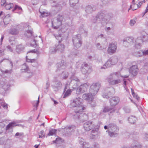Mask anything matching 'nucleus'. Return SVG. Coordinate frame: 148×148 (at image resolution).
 I'll return each instance as SVG.
<instances>
[{
	"instance_id": "4",
	"label": "nucleus",
	"mask_w": 148,
	"mask_h": 148,
	"mask_svg": "<svg viewBox=\"0 0 148 148\" xmlns=\"http://www.w3.org/2000/svg\"><path fill=\"white\" fill-rule=\"evenodd\" d=\"M109 130L106 131L108 132V135L110 137H114L116 136L118 134L117 132L119 129L114 124L110 123L108 125Z\"/></svg>"
},
{
	"instance_id": "62",
	"label": "nucleus",
	"mask_w": 148,
	"mask_h": 148,
	"mask_svg": "<svg viewBox=\"0 0 148 148\" xmlns=\"http://www.w3.org/2000/svg\"><path fill=\"white\" fill-rule=\"evenodd\" d=\"M6 47L7 49V50L8 51H10L11 52H13V49L10 45H8Z\"/></svg>"
},
{
	"instance_id": "36",
	"label": "nucleus",
	"mask_w": 148,
	"mask_h": 148,
	"mask_svg": "<svg viewBox=\"0 0 148 148\" xmlns=\"http://www.w3.org/2000/svg\"><path fill=\"white\" fill-rule=\"evenodd\" d=\"M109 59L112 65L115 64L118 61V59L116 57L110 58Z\"/></svg>"
},
{
	"instance_id": "50",
	"label": "nucleus",
	"mask_w": 148,
	"mask_h": 148,
	"mask_svg": "<svg viewBox=\"0 0 148 148\" xmlns=\"http://www.w3.org/2000/svg\"><path fill=\"white\" fill-rule=\"evenodd\" d=\"M140 53V55H138L139 56H142V55L146 56L148 54V50L146 51H141V52H139Z\"/></svg>"
},
{
	"instance_id": "20",
	"label": "nucleus",
	"mask_w": 148,
	"mask_h": 148,
	"mask_svg": "<svg viewBox=\"0 0 148 148\" xmlns=\"http://www.w3.org/2000/svg\"><path fill=\"white\" fill-rule=\"evenodd\" d=\"M57 51L61 53H63L64 50V45L62 44L59 43L57 46H56Z\"/></svg>"
},
{
	"instance_id": "1",
	"label": "nucleus",
	"mask_w": 148,
	"mask_h": 148,
	"mask_svg": "<svg viewBox=\"0 0 148 148\" xmlns=\"http://www.w3.org/2000/svg\"><path fill=\"white\" fill-rule=\"evenodd\" d=\"M101 86L99 82L93 83L90 87L89 93H86L83 95V98L86 100H92L93 97L97 93Z\"/></svg>"
},
{
	"instance_id": "54",
	"label": "nucleus",
	"mask_w": 148,
	"mask_h": 148,
	"mask_svg": "<svg viewBox=\"0 0 148 148\" xmlns=\"http://www.w3.org/2000/svg\"><path fill=\"white\" fill-rule=\"evenodd\" d=\"M135 1L134 0H133L132 3V5H130V8H128V10H127V12H129V10L132 8V5H136L138 7H139V6H138V5L137 4H136L134 3Z\"/></svg>"
},
{
	"instance_id": "18",
	"label": "nucleus",
	"mask_w": 148,
	"mask_h": 148,
	"mask_svg": "<svg viewBox=\"0 0 148 148\" xmlns=\"http://www.w3.org/2000/svg\"><path fill=\"white\" fill-rule=\"evenodd\" d=\"M56 1L54 0H51V6L52 7L56 8L58 10L61 9L62 7V5H63L62 2H60L59 4L57 3V4H55V3H56Z\"/></svg>"
},
{
	"instance_id": "52",
	"label": "nucleus",
	"mask_w": 148,
	"mask_h": 148,
	"mask_svg": "<svg viewBox=\"0 0 148 148\" xmlns=\"http://www.w3.org/2000/svg\"><path fill=\"white\" fill-rule=\"evenodd\" d=\"M81 67L82 68H84L85 69H87V68L88 69H90V67L89 65H88V64L86 63H84L82 64L81 66Z\"/></svg>"
},
{
	"instance_id": "64",
	"label": "nucleus",
	"mask_w": 148,
	"mask_h": 148,
	"mask_svg": "<svg viewBox=\"0 0 148 148\" xmlns=\"http://www.w3.org/2000/svg\"><path fill=\"white\" fill-rule=\"evenodd\" d=\"M82 148H89V146L88 145V143H85L84 145L82 146Z\"/></svg>"
},
{
	"instance_id": "29",
	"label": "nucleus",
	"mask_w": 148,
	"mask_h": 148,
	"mask_svg": "<svg viewBox=\"0 0 148 148\" xmlns=\"http://www.w3.org/2000/svg\"><path fill=\"white\" fill-rule=\"evenodd\" d=\"M9 21V19H3V20L1 21L0 25L2 27H5V25L8 24Z\"/></svg>"
},
{
	"instance_id": "47",
	"label": "nucleus",
	"mask_w": 148,
	"mask_h": 148,
	"mask_svg": "<svg viewBox=\"0 0 148 148\" xmlns=\"http://www.w3.org/2000/svg\"><path fill=\"white\" fill-rule=\"evenodd\" d=\"M57 130L54 129H52L50 130L49 133L47 135L48 136H52L53 134H56V132Z\"/></svg>"
},
{
	"instance_id": "28",
	"label": "nucleus",
	"mask_w": 148,
	"mask_h": 148,
	"mask_svg": "<svg viewBox=\"0 0 148 148\" xmlns=\"http://www.w3.org/2000/svg\"><path fill=\"white\" fill-rule=\"evenodd\" d=\"M112 65V63L109 59L105 63V64L103 66L101 67V69H105L106 68L110 67Z\"/></svg>"
},
{
	"instance_id": "14",
	"label": "nucleus",
	"mask_w": 148,
	"mask_h": 148,
	"mask_svg": "<svg viewBox=\"0 0 148 148\" xmlns=\"http://www.w3.org/2000/svg\"><path fill=\"white\" fill-rule=\"evenodd\" d=\"M96 18H110L108 14H106L105 12L100 11L98 12L95 16Z\"/></svg>"
},
{
	"instance_id": "58",
	"label": "nucleus",
	"mask_w": 148,
	"mask_h": 148,
	"mask_svg": "<svg viewBox=\"0 0 148 148\" xmlns=\"http://www.w3.org/2000/svg\"><path fill=\"white\" fill-rule=\"evenodd\" d=\"M50 52L52 54H54L57 51L56 47L52 48L50 50Z\"/></svg>"
},
{
	"instance_id": "30",
	"label": "nucleus",
	"mask_w": 148,
	"mask_h": 148,
	"mask_svg": "<svg viewBox=\"0 0 148 148\" xmlns=\"http://www.w3.org/2000/svg\"><path fill=\"white\" fill-rule=\"evenodd\" d=\"M115 110L113 108L106 107L104 108L103 112H106L111 111L110 113H112L114 112Z\"/></svg>"
},
{
	"instance_id": "56",
	"label": "nucleus",
	"mask_w": 148,
	"mask_h": 148,
	"mask_svg": "<svg viewBox=\"0 0 148 148\" xmlns=\"http://www.w3.org/2000/svg\"><path fill=\"white\" fill-rule=\"evenodd\" d=\"M1 106L5 109L8 108V105L5 103L2 102L1 103Z\"/></svg>"
},
{
	"instance_id": "23",
	"label": "nucleus",
	"mask_w": 148,
	"mask_h": 148,
	"mask_svg": "<svg viewBox=\"0 0 148 148\" xmlns=\"http://www.w3.org/2000/svg\"><path fill=\"white\" fill-rule=\"evenodd\" d=\"M39 12L41 14V15L43 18H45L51 15L50 13L47 12L46 11H43L40 8L39 9Z\"/></svg>"
},
{
	"instance_id": "32",
	"label": "nucleus",
	"mask_w": 148,
	"mask_h": 148,
	"mask_svg": "<svg viewBox=\"0 0 148 148\" xmlns=\"http://www.w3.org/2000/svg\"><path fill=\"white\" fill-rule=\"evenodd\" d=\"M62 21L61 19H56L54 21V22L53 23L52 26H53L54 25H58V26H60L62 24Z\"/></svg>"
},
{
	"instance_id": "17",
	"label": "nucleus",
	"mask_w": 148,
	"mask_h": 148,
	"mask_svg": "<svg viewBox=\"0 0 148 148\" xmlns=\"http://www.w3.org/2000/svg\"><path fill=\"white\" fill-rule=\"evenodd\" d=\"M25 47L22 44L17 45L16 46L15 52L18 54H19L23 52Z\"/></svg>"
},
{
	"instance_id": "38",
	"label": "nucleus",
	"mask_w": 148,
	"mask_h": 148,
	"mask_svg": "<svg viewBox=\"0 0 148 148\" xmlns=\"http://www.w3.org/2000/svg\"><path fill=\"white\" fill-rule=\"evenodd\" d=\"M32 32L29 29L27 30L26 33H25V35L27 37H30L32 36Z\"/></svg>"
},
{
	"instance_id": "35",
	"label": "nucleus",
	"mask_w": 148,
	"mask_h": 148,
	"mask_svg": "<svg viewBox=\"0 0 148 148\" xmlns=\"http://www.w3.org/2000/svg\"><path fill=\"white\" fill-rule=\"evenodd\" d=\"M141 36L142 37L143 42L145 41L148 40V34L146 33L142 34Z\"/></svg>"
},
{
	"instance_id": "33",
	"label": "nucleus",
	"mask_w": 148,
	"mask_h": 148,
	"mask_svg": "<svg viewBox=\"0 0 148 148\" xmlns=\"http://www.w3.org/2000/svg\"><path fill=\"white\" fill-rule=\"evenodd\" d=\"M16 123L14 122H12L10 123L6 126V130H8L12 128L13 127L16 126Z\"/></svg>"
},
{
	"instance_id": "59",
	"label": "nucleus",
	"mask_w": 148,
	"mask_h": 148,
	"mask_svg": "<svg viewBox=\"0 0 148 148\" xmlns=\"http://www.w3.org/2000/svg\"><path fill=\"white\" fill-rule=\"evenodd\" d=\"M79 140V143L81 145H82V146L84 145V144H85V143H86V142H84V139L82 138H81Z\"/></svg>"
},
{
	"instance_id": "9",
	"label": "nucleus",
	"mask_w": 148,
	"mask_h": 148,
	"mask_svg": "<svg viewBox=\"0 0 148 148\" xmlns=\"http://www.w3.org/2000/svg\"><path fill=\"white\" fill-rule=\"evenodd\" d=\"M89 84L85 83L82 84L77 89L76 93L77 94H79L86 92L88 88Z\"/></svg>"
},
{
	"instance_id": "57",
	"label": "nucleus",
	"mask_w": 148,
	"mask_h": 148,
	"mask_svg": "<svg viewBox=\"0 0 148 148\" xmlns=\"http://www.w3.org/2000/svg\"><path fill=\"white\" fill-rule=\"evenodd\" d=\"M88 100L89 101H91L90 103V104L91 105V106L92 107H94L96 106V103L94 101H92V100Z\"/></svg>"
},
{
	"instance_id": "22",
	"label": "nucleus",
	"mask_w": 148,
	"mask_h": 148,
	"mask_svg": "<svg viewBox=\"0 0 148 148\" xmlns=\"http://www.w3.org/2000/svg\"><path fill=\"white\" fill-rule=\"evenodd\" d=\"M9 33L12 35H16L18 33L19 31L17 29L12 27L9 30Z\"/></svg>"
},
{
	"instance_id": "11",
	"label": "nucleus",
	"mask_w": 148,
	"mask_h": 148,
	"mask_svg": "<svg viewBox=\"0 0 148 148\" xmlns=\"http://www.w3.org/2000/svg\"><path fill=\"white\" fill-rule=\"evenodd\" d=\"M134 43V38L132 37H127L123 40V45L126 47H128L129 46L133 45Z\"/></svg>"
},
{
	"instance_id": "42",
	"label": "nucleus",
	"mask_w": 148,
	"mask_h": 148,
	"mask_svg": "<svg viewBox=\"0 0 148 148\" xmlns=\"http://www.w3.org/2000/svg\"><path fill=\"white\" fill-rule=\"evenodd\" d=\"M6 9L7 10H10L13 6V4L12 3H6L4 5Z\"/></svg>"
},
{
	"instance_id": "43",
	"label": "nucleus",
	"mask_w": 148,
	"mask_h": 148,
	"mask_svg": "<svg viewBox=\"0 0 148 148\" xmlns=\"http://www.w3.org/2000/svg\"><path fill=\"white\" fill-rule=\"evenodd\" d=\"M69 76V74L67 72L63 71L61 75V77L64 79H66Z\"/></svg>"
},
{
	"instance_id": "27",
	"label": "nucleus",
	"mask_w": 148,
	"mask_h": 148,
	"mask_svg": "<svg viewBox=\"0 0 148 148\" xmlns=\"http://www.w3.org/2000/svg\"><path fill=\"white\" fill-rule=\"evenodd\" d=\"M21 70L22 72H28L29 68L26 63H24L22 65Z\"/></svg>"
},
{
	"instance_id": "8",
	"label": "nucleus",
	"mask_w": 148,
	"mask_h": 148,
	"mask_svg": "<svg viewBox=\"0 0 148 148\" xmlns=\"http://www.w3.org/2000/svg\"><path fill=\"white\" fill-rule=\"evenodd\" d=\"M69 64V63H67L64 60H61L56 65L57 67L56 71L58 72L59 71L65 69L68 66Z\"/></svg>"
},
{
	"instance_id": "40",
	"label": "nucleus",
	"mask_w": 148,
	"mask_h": 148,
	"mask_svg": "<svg viewBox=\"0 0 148 148\" xmlns=\"http://www.w3.org/2000/svg\"><path fill=\"white\" fill-rule=\"evenodd\" d=\"M75 112V114H73V118L75 119H78L79 120V117L80 116V114L81 112Z\"/></svg>"
},
{
	"instance_id": "34",
	"label": "nucleus",
	"mask_w": 148,
	"mask_h": 148,
	"mask_svg": "<svg viewBox=\"0 0 148 148\" xmlns=\"http://www.w3.org/2000/svg\"><path fill=\"white\" fill-rule=\"evenodd\" d=\"M15 38L14 36L10 37L9 38V41L11 45H14L15 44Z\"/></svg>"
},
{
	"instance_id": "46",
	"label": "nucleus",
	"mask_w": 148,
	"mask_h": 148,
	"mask_svg": "<svg viewBox=\"0 0 148 148\" xmlns=\"http://www.w3.org/2000/svg\"><path fill=\"white\" fill-rule=\"evenodd\" d=\"M53 35L57 40H59L58 43H60V40H61L62 39L61 35V34L56 35L54 34Z\"/></svg>"
},
{
	"instance_id": "25",
	"label": "nucleus",
	"mask_w": 148,
	"mask_h": 148,
	"mask_svg": "<svg viewBox=\"0 0 148 148\" xmlns=\"http://www.w3.org/2000/svg\"><path fill=\"white\" fill-rule=\"evenodd\" d=\"M137 119L135 116H131L128 118V121L129 123L134 124L136 121Z\"/></svg>"
},
{
	"instance_id": "53",
	"label": "nucleus",
	"mask_w": 148,
	"mask_h": 148,
	"mask_svg": "<svg viewBox=\"0 0 148 148\" xmlns=\"http://www.w3.org/2000/svg\"><path fill=\"white\" fill-rule=\"evenodd\" d=\"M53 143L60 144L62 142L61 139L60 138H56L55 140L53 141Z\"/></svg>"
},
{
	"instance_id": "60",
	"label": "nucleus",
	"mask_w": 148,
	"mask_h": 148,
	"mask_svg": "<svg viewBox=\"0 0 148 148\" xmlns=\"http://www.w3.org/2000/svg\"><path fill=\"white\" fill-rule=\"evenodd\" d=\"M3 124L2 123H0V134L3 132Z\"/></svg>"
},
{
	"instance_id": "51",
	"label": "nucleus",
	"mask_w": 148,
	"mask_h": 148,
	"mask_svg": "<svg viewBox=\"0 0 148 148\" xmlns=\"http://www.w3.org/2000/svg\"><path fill=\"white\" fill-rule=\"evenodd\" d=\"M96 47L97 49L99 50H102L105 48L104 47L101 45L99 43L96 45Z\"/></svg>"
},
{
	"instance_id": "19",
	"label": "nucleus",
	"mask_w": 148,
	"mask_h": 148,
	"mask_svg": "<svg viewBox=\"0 0 148 148\" xmlns=\"http://www.w3.org/2000/svg\"><path fill=\"white\" fill-rule=\"evenodd\" d=\"M141 36L138 37L135 41V47L137 49H139L140 47V44L143 42Z\"/></svg>"
},
{
	"instance_id": "55",
	"label": "nucleus",
	"mask_w": 148,
	"mask_h": 148,
	"mask_svg": "<svg viewBox=\"0 0 148 148\" xmlns=\"http://www.w3.org/2000/svg\"><path fill=\"white\" fill-rule=\"evenodd\" d=\"M136 23V21L134 19H131L130 22V24L131 26H133Z\"/></svg>"
},
{
	"instance_id": "6",
	"label": "nucleus",
	"mask_w": 148,
	"mask_h": 148,
	"mask_svg": "<svg viewBox=\"0 0 148 148\" xmlns=\"http://www.w3.org/2000/svg\"><path fill=\"white\" fill-rule=\"evenodd\" d=\"M114 89L112 87L106 88L103 92L102 96L103 98L108 99L113 94Z\"/></svg>"
},
{
	"instance_id": "12",
	"label": "nucleus",
	"mask_w": 148,
	"mask_h": 148,
	"mask_svg": "<svg viewBox=\"0 0 148 148\" xmlns=\"http://www.w3.org/2000/svg\"><path fill=\"white\" fill-rule=\"evenodd\" d=\"M84 130L89 131L95 127L94 125L91 121H88L85 122L84 124Z\"/></svg>"
},
{
	"instance_id": "63",
	"label": "nucleus",
	"mask_w": 148,
	"mask_h": 148,
	"mask_svg": "<svg viewBox=\"0 0 148 148\" xmlns=\"http://www.w3.org/2000/svg\"><path fill=\"white\" fill-rule=\"evenodd\" d=\"M124 111L126 113H129L130 112V108H124Z\"/></svg>"
},
{
	"instance_id": "37",
	"label": "nucleus",
	"mask_w": 148,
	"mask_h": 148,
	"mask_svg": "<svg viewBox=\"0 0 148 148\" xmlns=\"http://www.w3.org/2000/svg\"><path fill=\"white\" fill-rule=\"evenodd\" d=\"M79 1L78 0H69V3L71 6L73 7Z\"/></svg>"
},
{
	"instance_id": "16",
	"label": "nucleus",
	"mask_w": 148,
	"mask_h": 148,
	"mask_svg": "<svg viewBox=\"0 0 148 148\" xmlns=\"http://www.w3.org/2000/svg\"><path fill=\"white\" fill-rule=\"evenodd\" d=\"M119 99L118 97H114L110 99V102L111 106L114 107L119 102Z\"/></svg>"
},
{
	"instance_id": "2",
	"label": "nucleus",
	"mask_w": 148,
	"mask_h": 148,
	"mask_svg": "<svg viewBox=\"0 0 148 148\" xmlns=\"http://www.w3.org/2000/svg\"><path fill=\"white\" fill-rule=\"evenodd\" d=\"M119 72H116L110 74L107 78L106 80L110 84L114 85L120 83L121 81Z\"/></svg>"
},
{
	"instance_id": "44",
	"label": "nucleus",
	"mask_w": 148,
	"mask_h": 148,
	"mask_svg": "<svg viewBox=\"0 0 148 148\" xmlns=\"http://www.w3.org/2000/svg\"><path fill=\"white\" fill-rule=\"evenodd\" d=\"M71 82L74 83V81L76 82V85H77V83L79 82V80L76 77H75L73 75L71 77Z\"/></svg>"
},
{
	"instance_id": "48",
	"label": "nucleus",
	"mask_w": 148,
	"mask_h": 148,
	"mask_svg": "<svg viewBox=\"0 0 148 148\" xmlns=\"http://www.w3.org/2000/svg\"><path fill=\"white\" fill-rule=\"evenodd\" d=\"M71 91L70 89H68L67 90L63 96V98H65L69 96L71 94Z\"/></svg>"
},
{
	"instance_id": "5",
	"label": "nucleus",
	"mask_w": 148,
	"mask_h": 148,
	"mask_svg": "<svg viewBox=\"0 0 148 148\" xmlns=\"http://www.w3.org/2000/svg\"><path fill=\"white\" fill-rule=\"evenodd\" d=\"M72 41L74 47L76 48H78L81 46L82 42L80 34L75 35L73 36Z\"/></svg>"
},
{
	"instance_id": "7",
	"label": "nucleus",
	"mask_w": 148,
	"mask_h": 148,
	"mask_svg": "<svg viewBox=\"0 0 148 148\" xmlns=\"http://www.w3.org/2000/svg\"><path fill=\"white\" fill-rule=\"evenodd\" d=\"M117 44L116 42H112L109 44L107 52L110 55H112L115 53L117 49Z\"/></svg>"
},
{
	"instance_id": "61",
	"label": "nucleus",
	"mask_w": 148,
	"mask_h": 148,
	"mask_svg": "<svg viewBox=\"0 0 148 148\" xmlns=\"http://www.w3.org/2000/svg\"><path fill=\"white\" fill-rule=\"evenodd\" d=\"M39 0H32V3L33 5H36L38 3Z\"/></svg>"
},
{
	"instance_id": "49",
	"label": "nucleus",
	"mask_w": 148,
	"mask_h": 148,
	"mask_svg": "<svg viewBox=\"0 0 148 148\" xmlns=\"http://www.w3.org/2000/svg\"><path fill=\"white\" fill-rule=\"evenodd\" d=\"M131 90L132 94L133 97L135 98L137 100H138L139 99V97H138V95L137 94H136L132 88H131Z\"/></svg>"
},
{
	"instance_id": "31",
	"label": "nucleus",
	"mask_w": 148,
	"mask_h": 148,
	"mask_svg": "<svg viewBox=\"0 0 148 148\" xmlns=\"http://www.w3.org/2000/svg\"><path fill=\"white\" fill-rule=\"evenodd\" d=\"M75 128V126L74 125H71L68 127L66 128L67 132H69L70 133L73 132H74V130Z\"/></svg>"
},
{
	"instance_id": "45",
	"label": "nucleus",
	"mask_w": 148,
	"mask_h": 148,
	"mask_svg": "<svg viewBox=\"0 0 148 148\" xmlns=\"http://www.w3.org/2000/svg\"><path fill=\"white\" fill-rule=\"evenodd\" d=\"M10 85L8 82H6L2 86V88L4 89L5 91L7 90L10 87Z\"/></svg>"
},
{
	"instance_id": "26",
	"label": "nucleus",
	"mask_w": 148,
	"mask_h": 148,
	"mask_svg": "<svg viewBox=\"0 0 148 148\" xmlns=\"http://www.w3.org/2000/svg\"><path fill=\"white\" fill-rule=\"evenodd\" d=\"M15 11L16 13H21L22 11V9L21 7L16 5L12 10L13 11Z\"/></svg>"
},
{
	"instance_id": "24",
	"label": "nucleus",
	"mask_w": 148,
	"mask_h": 148,
	"mask_svg": "<svg viewBox=\"0 0 148 148\" xmlns=\"http://www.w3.org/2000/svg\"><path fill=\"white\" fill-rule=\"evenodd\" d=\"M141 146L138 143L132 144L130 147H127L126 146H124L121 148H141Z\"/></svg>"
},
{
	"instance_id": "39",
	"label": "nucleus",
	"mask_w": 148,
	"mask_h": 148,
	"mask_svg": "<svg viewBox=\"0 0 148 148\" xmlns=\"http://www.w3.org/2000/svg\"><path fill=\"white\" fill-rule=\"evenodd\" d=\"M8 139L5 137H2L1 138L0 140V144H5Z\"/></svg>"
},
{
	"instance_id": "10",
	"label": "nucleus",
	"mask_w": 148,
	"mask_h": 148,
	"mask_svg": "<svg viewBox=\"0 0 148 148\" xmlns=\"http://www.w3.org/2000/svg\"><path fill=\"white\" fill-rule=\"evenodd\" d=\"M62 86V84L61 82L56 79L54 80L53 84L51 85L53 89L55 91H58L61 88Z\"/></svg>"
},
{
	"instance_id": "15",
	"label": "nucleus",
	"mask_w": 148,
	"mask_h": 148,
	"mask_svg": "<svg viewBox=\"0 0 148 148\" xmlns=\"http://www.w3.org/2000/svg\"><path fill=\"white\" fill-rule=\"evenodd\" d=\"M96 9V7L94 5H89L85 7L84 10L86 13L90 14L95 10Z\"/></svg>"
},
{
	"instance_id": "13",
	"label": "nucleus",
	"mask_w": 148,
	"mask_h": 148,
	"mask_svg": "<svg viewBox=\"0 0 148 148\" xmlns=\"http://www.w3.org/2000/svg\"><path fill=\"white\" fill-rule=\"evenodd\" d=\"M129 71L130 73L134 76L136 75L138 72V69L137 65H132L130 67Z\"/></svg>"
},
{
	"instance_id": "3",
	"label": "nucleus",
	"mask_w": 148,
	"mask_h": 148,
	"mask_svg": "<svg viewBox=\"0 0 148 148\" xmlns=\"http://www.w3.org/2000/svg\"><path fill=\"white\" fill-rule=\"evenodd\" d=\"M83 101V100L79 97L75 98L73 100L71 105L73 108H77L75 110V112H82L85 109V107L82 105Z\"/></svg>"
},
{
	"instance_id": "21",
	"label": "nucleus",
	"mask_w": 148,
	"mask_h": 148,
	"mask_svg": "<svg viewBox=\"0 0 148 148\" xmlns=\"http://www.w3.org/2000/svg\"><path fill=\"white\" fill-rule=\"evenodd\" d=\"M79 120L82 122H84L87 120L88 119V117L87 114L84 113H80Z\"/></svg>"
},
{
	"instance_id": "41",
	"label": "nucleus",
	"mask_w": 148,
	"mask_h": 148,
	"mask_svg": "<svg viewBox=\"0 0 148 148\" xmlns=\"http://www.w3.org/2000/svg\"><path fill=\"white\" fill-rule=\"evenodd\" d=\"M90 69H88L87 68L85 69L84 68L81 67V72L83 74H86L89 73V71Z\"/></svg>"
}]
</instances>
